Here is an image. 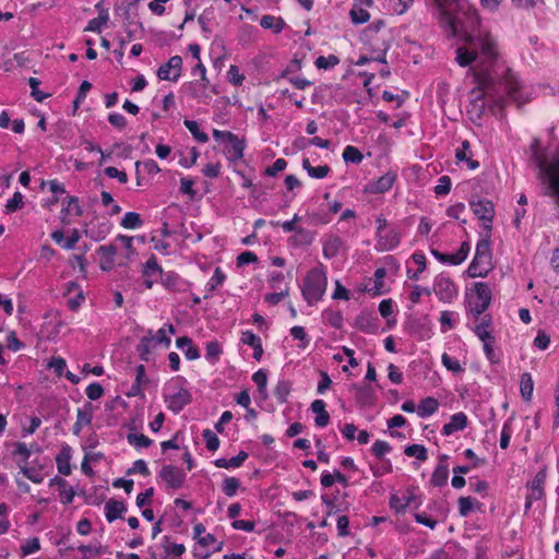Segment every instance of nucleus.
<instances>
[{
    "instance_id": "20e7f679",
    "label": "nucleus",
    "mask_w": 559,
    "mask_h": 559,
    "mask_svg": "<svg viewBox=\"0 0 559 559\" xmlns=\"http://www.w3.org/2000/svg\"><path fill=\"white\" fill-rule=\"evenodd\" d=\"M433 292L442 302H452V300L457 296V288L454 282L443 274L436 277Z\"/></svg>"
},
{
    "instance_id": "9b49d317",
    "label": "nucleus",
    "mask_w": 559,
    "mask_h": 559,
    "mask_svg": "<svg viewBox=\"0 0 559 559\" xmlns=\"http://www.w3.org/2000/svg\"><path fill=\"white\" fill-rule=\"evenodd\" d=\"M245 148V140L233 133V136L225 142L224 154L230 162H236L243 157Z\"/></svg>"
},
{
    "instance_id": "7ed1b4c3",
    "label": "nucleus",
    "mask_w": 559,
    "mask_h": 559,
    "mask_svg": "<svg viewBox=\"0 0 559 559\" xmlns=\"http://www.w3.org/2000/svg\"><path fill=\"white\" fill-rule=\"evenodd\" d=\"M471 312L479 317L489 307L491 301V289L487 283L477 282L473 286L471 295H467Z\"/></svg>"
},
{
    "instance_id": "a878e982",
    "label": "nucleus",
    "mask_w": 559,
    "mask_h": 559,
    "mask_svg": "<svg viewBox=\"0 0 559 559\" xmlns=\"http://www.w3.org/2000/svg\"><path fill=\"white\" fill-rule=\"evenodd\" d=\"M490 325L491 316L485 314L480 322L475 326L474 332L481 342L486 340H493V336L489 330Z\"/></svg>"
},
{
    "instance_id": "4468645a",
    "label": "nucleus",
    "mask_w": 559,
    "mask_h": 559,
    "mask_svg": "<svg viewBox=\"0 0 559 559\" xmlns=\"http://www.w3.org/2000/svg\"><path fill=\"white\" fill-rule=\"evenodd\" d=\"M467 426V416L463 412L455 413L451 416L450 421L442 427V435L450 436L456 431L465 429Z\"/></svg>"
},
{
    "instance_id": "603ef678",
    "label": "nucleus",
    "mask_w": 559,
    "mask_h": 559,
    "mask_svg": "<svg viewBox=\"0 0 559 559\" xmlns=\"http://www.w3.org/2000/svg\"><path fill=\"white\" fill-rule=\"evenodd\" d=\"M441 361H442V365L449 370V371H452L454 373H461L464 371V368L461 366L460 361L452 358L450 355H448L447 353H443L442 354V357H441Z\"/></svg>"
},
{
    "instance_id": "680f3d73",
    "label": "nucleus",
    "mask_w": 559,
    "mask_h": 559,
    "mask_svg": "<svg viewBox=\"0 0 559 559\" xmlns=\"http://www.w3.org/2000/svg\"><path fill=\"white\" fill-rule=\"evenodd\" d=\"M40 84V81L36 78H29L28 79V85L32 88L31 95L36 99L37 102H43L46 99L49 95L43 93L38 90V85Z\"/></svg>"
},
{
    "instance_id": "8fccbe9b",
    "label": "nucleus",
    "mask_w": 559,
    "mask_h": 559,
    "mask_svg": "<svg viewBox=\"0 0 559 559\" xmlns=\"http://www.w3.org/2000/svg\"><path fill=\"white\" fill-rule=\"evenodd\" d=\"M222 354V347L218 342L212 341L206 344L205 348V358L209 361H216L219 358V355Z\"/></svg>"
},
{
    "instance_id": "4be33fe9",
    "label": "nucleus",
    "mask_w": 559,
    "mask_h": 559,
    "mask_svg": "<svg viewBox=\"0 0 559 559\" xmlns=\"http://www.w3.org/2000/svg\"><path fill=\"white\" fill-rule=\"evenodd\" d=\"M438 407H439L438 400L432 396H428V397L424 399L423 401H420V403L418 404L417 415L420 418L429 417L437 412Z\"/></svg>"
},
{
    "instance_id": "423d86ee",
    "label": "nucleus",
    "mask_w": 559,
    "mask_h": 559,
    "mask_svg": "<svg viewBox=\"0 0 559 559\" xmlns=\"http://www.w3.org/2000/svg\"><path fill=\"white\" fill-rule=\"evenodd\" d=\"M158 476L170 489H180L183 487L186 481V473L174 465H164L160 468Z\"/></svg>"
},
{
    "instance_id": "aec40b11",
    "label": "nucleus",
    "mask_w": 559,
    "mask_h": 559,
    "mask_svg": "<svg viewBox=\"0 0 559 559\" xmlns=\"http://www.w3.org/2000/svg\"><path fill=\"white\" fill-rule=\"evenodd\" d=\"M176 346L185 350V356L188 360H195L200 357V350L193 345L189 336H181L176 340Z\"/></svg>"
},
{
    "instance_id": "39448f33",
    "label": "nucleus",
    "mask_w": 559,
    "mask_h": 559,
    "mask_svg": "<svg viewBox=\"0 0 559 559\" xmlns=\"http://www.w3.org/2000/svg\"><path fill=\"white\" fill-rule=\"evenodd\" d=\"M469 204L474 214L484 222V229L490 233L491 222L495 215L492 202L489 200L481 199L477 201H471Z\"/></svg>"
},
{
    "instance_id": "e433bc0d",
    "label": "nucleus",
    "mask_w": 559,
    "mask_h": 559,
    "mask_svg": "<svg viewBox=\"0 0 559 559\" xmlns=\"http://www.w3.org/2000/svg\"><path fill=\"white\" fill-rule=\"evenodd\" d=\"M183 124L191 132V134L198 142L206 143L209 141L207 134L200 130L197 121L185 119Z\"/></svg>"
},
{
    "instance_id": "f03ea898",
    "label": "nucleus",
    "mask_w": 559,
    "mask_h": 559,
    "mask_svg": "<svg viewBox=\"0 0 559 559\" xmlns=\"http://www.w3.org/2000/svg\"><path fill=\"white\" fill-rule=\"evenodd\" d=\"M328 287V277L322 266L311 269L300 286L304 299L309 306L320 301Z\"/></svg>"
},
{
    "instance_id": "13d9d810",
    "label": "nucleus",
    "mask_w": 559,
    "mask_h": 559,
    "mask_svg": "<svg viewBox=\"0 0 559 559\" xmlns=\"http://www.w3.org/2000/svg\"><path fill=\"white\" fill-rule=\"evenodd\" d=\"M469 252V245L468 242H462L460 249L456 253L453 254L451 264L452 265H459L462 262H464L468 255Z\"/></svg>"
},
{
    "instance_id": "72a5a7b5",
    "label": "nucleus",
    "mask_w": 559,
    "mask_h": 559,
    "mask_svg": "<svg viewBox=\"0 0 559 559\" xmlns=\"http://www.w3.org/2000/svg\"><path fill=\"white\" fill-rule=\"evenodd\" d=\"M292 384L287 380H280L274 389V395L278 403L283 404L287 402V397L290 393Z\"/></svg>"
},
{
    "instance_id": "6e6d98bb",
    "label": "nucleus",
    "mask_w": 559,
    "mask_h": 559,
    "mask_svg": "<svg viewBox=\"0 0 559 559\" xmlns=\"http://www.w3.org/2000/svg\"><path fill=\"white\" fill-rule=\"evenodd\" d=\"M135 473H139L143 476H148L151 474L148 466L144 460H136L135 462H133L132 466L127 469V475H132Z\"/></svg>"
},
{
    "instance_id": "b1692460",
    "label": "nucleus",
    "mask_w": 559,
    "mask_h": 559,
    "mask_svg": "<svg viewBox=\"0 0 559 559\" xmlns=\"http://www.w3.org/2000/svg\"><path fill=\"white\" fill-rule=\"evenodd\" d=\"M449 478V466L445 463H438L431 476V484L435 487L445 486Z\"/></svg>"
},
{
    "instance_id": "49530a36",
    "label": "nucleus",
    "mask_w": 559,
    "mask_h": 559,
    "mask_svg": "<svg viewBox=\"0 0 559 559\" xmlns=\"http://www.w3.org/2000/svg\"><path fill=\"white\" fill-rule=\"evenodd\" d=\"M24 197L20 191L14 192L13 197L7 201L5 212L13 213L23 207Z\"/></svg>"
},
{
    "instance_id": "a211bd4d",
    "label": "nucleus",
    "mask_w": 559,
    "mask_h": 559,
    "mask_svg": "<svg viewBox=\"0 0 559 559\" xmlns=\"http://www.w3.org/2000/svg\"><path fill=\"white\" fill-rule=\"evenodd\" d=\"M71 448L69 445L62 447L60 452L58 453L56 457L57 468L58 472L64 476H68L71 474Z\"/></svg>"
},
{
    "instance_id": "3c124183",
    "label": "nucleus",
    "mask_w": 559,
    "mask_h": 559,
    "mask_svg": "<svg viewBox=\"0 0 559 559\" xmlns=\"http://www.w3.org/2000/svg\"><path fill=\"white\" fill-rule=\"evenodd\" d=\"M224 280H225V274L223 273V271L219 267H216L213 276L206 283V286H205L206 292L209 294L214 292L219 285L223 284Z\"/></svg>"
},
{
    "instance_id": "e2e57ef3",
    "label": "nucleus",
    "mask_w": 559,
    "mask_h": 559,
    "mask_svg": "<svg viewBox=\"0 0 559 559\" xmlns=\"http://www.w3.org/2000/svg\"><path fill=\"white\" fill-rule=\"evenodd\" d=\"M9 508L5 503H0V535L5 534L10 528V521L8 519Z\"/></svg>"
},
{
    "instance_id": "de8ad7c7",
    "label": "nucleus",
    "mask_w": 559,
    "mask_h": 559,
    "mask_svg": "<svg viewBox=\"0 0 559 559\" xmlns=\"http://www.w3.org/2000/svg\"><path fill=\"white\" fill-rule=\"evenodd\" d=\"M78 549L83 554V559H91V556H99L104 552L100 544L80 545Z\"/></svg>"
},
{
    "instance_id": "69168bd1",
    "label": "nucleus",
    "mask_w": 559,
    "mask_h": 559,
    "mask_svg": "<svg viewBox=\"0 0 559 559\" xmlns=\"http://www.w3.org/2000/svg\"><path fill=\"white\" fill-rule=\"evenodd\" d=\"M21 468V472L23 473V475L28 478L31 481L35 483V484H40L44 479L43 475L37 472L35 468H32V467H27L26 465H21L20 466Z\"/></svg>"
},
{
    "instance_id": "774afa93",
    "label": "nucleus",
    "mask_w": 559,
    "mask_h": 559,
    "mask_svg": "<svg viewBox=\"0 0 559 559\" xmlns=\"http://www.w3.org/2000/svg\"><path fill=\"white\" fill-rule=\"evenodd\" d=\"M39 548H40L39 539L37 537L29 538L22 546V554H23V556H28V555H32V554L38 551Z\"/></svg>"
},
{
    "instance_id": "864d4df0",
    "label": "nucleus",
    "mask_w": 559,
    "mask_h": 559,
    "mask_svg": "<svg viewBox=\"0 0 559 559\" xmlns=\"http://www.w3.org/2000/svg\"><path fill=\"white\" fill-rule=\"evenodd\" d=\"M253 382L258 385V390L261 394L266 393L267 373L265 370L260 369L252 376Z\"/></svg>"
},
{
    "instance_id": "37998d69",
    "label": "nucleus",
    "mask_w": 559,
    "mask_h": 559,
    "mask_svg": "<svg viewBox=\"0 0 559 559\" xmlns=\"http://www.w3.org/2000/svg\"><path fill=\"white\" fill-rule=\"evenodd\" d=\"M127 441L129 444L135 448H147L153 443V440L146 437L145 435L138 433H129L127 436Z\"/></svg>"
},
{
    "instance_id": "1a4fd4ad",
    "label": "nucleus",
    "mask_w": 559,
    "mask_h": 559,
    "mask_svg": "<svg viewBox=\"0 0 559 559\" xmlns=\"http://www.w3.org/2000/svg\"><path fill=\"white\" fill-rule=\"evenodd\" d=\"M389 504L390 508L395 510L396 513H402L406 510V508H419L421 501L417 500L416 496L411 489H407L402 498L397 495H391Z\"/></svg>"
},
{
    "instance_id": "f3484780",
    "label": "nucleus",
    "mask_w": 559,
    "mask_h": 559,
    "mask_svg": "<svg viewBox=\"0 0 559 559\" xmlns=\"http://www.w3.org/2000/svg\"><path fill=\"white\" fill-rule=\"evenodd\" d=\"M325 402L323 400H314L311 403V411L317 414L314 424L317 427L323 428L330 423V414L325 409Z\"/></svg>"
},
{
    "instance_id": "412c9836",
    "label": "nucleus",
    "mask_w": 559,
    "mask_h": 559,
    "mask_svg": "<svg viewBox=\"0 0 559 559\" xmlns=\"http://www.w3.org/2000/svg\"><path fill=\"white\" fill-rule=\"evenodd\" d=\"M248 456L249 455L246 451H240L236 456H233L231 459H217L214 461V464L219 468H238L243 464Z\"/></svg>"
},
{
    "instance_id": "a18cd8bd",
    "label": "nucleus",
    "mask_w": 559,
    "mask_h": 559,
    "mask_svg": "<svg viewBox=\"0 0 559 559\" xmlns=\"http://www.w3.org/2000/svg\"><path fill=\"white\" fill-rule=\"evenodd\" d=\"M340 63L338 57L335 55H329L328 57L320 56L316 59L314 64L318 69H332Z\"/></svg>"
},
{
    "instance_id": "09e8293b",
    "label": "nucleus",
    "mask_w": 559,
    "mask_h": 559,
    "mask_svg": "<svg viewBox=\"0 0 559 559\" xmlns=\"http://www.w3.org/2000/svg\"><path fill=\"white\" fill-rule=\"evenodd\" d=\"M349 15L352 22L356 25L366 23L370 17L368 11L357 5H354V8L349 12Z\"/></svg>"
},
{
    "instance_id": "f704fd0d",
    "label": "nucleus",
    "mask_w": 559,
    "mask_h": 559,
    "mask_svg": "<svg viewBox=\"0 0 559 559\" xmlns=\"http://www.w3.org/2000/svg\"><path fill=\"white\" fill-rule=\"evenodd\" d=\"M534 389L533 379L530 373L525 372L521 376L520 381V391L521 395L525 401H530L532 399Z\"/></svg>"
},
{
    "instance_id": "f8f14e48",
    "label": "nucleus",
    "mask_w": 559,
    "mask_h": 559,
    "mask_svg": "<svg viewBox=\"0 0 559 559\" xmlns=\"http://www.w3.org/2000/svg\"><path fill=\"white\" fill-rule=\"evenodd\" d=\"M547 473L546 469H540L534 478L527 483L528 489V500H542L545 496V483H546Z\"/></svg>"
},
{
    "instance_id": "052dcab7",
    "label": "nucleus",
    "mask_w": 559,
    "mask_h": 559,
    "mask_svg": "<svg viewBox=\"0 0 559 559\" xmlns=\"http://www.w3.org/2000/svg\"><path fill=\"white\" fill-rule=\"evenodd\" d=\"M227 78L228 81L235 85L239 86L242 84L245 80V75L239 72V69L237 66L231 64L227 71Z\"/></svg>"
},
{
    "instance_id": "4c0bfd02",
    "label": "nucleus",
    "mask_w": 559,
    "mask_h": 559,
    "mask_svg": "<svg viewBox=\"0 0 559 559\" xmlns=\"http://www.w3.org/2000/svg\"><path fill=\"white\" fill-rule=\"evenodd\" d=\"M91 421H92V414L90 412L79 408L78 413H76V421L73 425V433L75 436H79L82 428L84 426L90 425Z\"/></svg>"
},
{
    "instance_id": "9d476101",
    "label": "nucleus",
    "mask_w": 559,
    "mask_h": 559,
    "mask_svg": "<svg viewBox=\"0 0 559 559\" xmlns=\"http://www.w3.org/2000/svg\"><path fill=\"white\" fill-rule=\"evenodd\" d=\"M167 407L174 413H179L191 403L192 396L188 389L179 388L178 391L165 396Z\"/></svg>"
},
{
    "instance_id": "2f4dec72",
    "label": "nucleus",
    "mask_w": 559,
    "mask_h": 559,
    "mask_svg": "<svg viewBox=\"0 0 559 559\" xmlns=\"http://www.w3.org/2000/svg\"><path fill=\"white\" fill-rule=\"evenodd\" d=\"M108 20H109L108 11L104 10V11L99 12L97 17L88 21L87 26L85 27V31L100 33L102 27L105 24H107Z\"/></svg>"
},
{
    "instance_id": "6ab92c4d",
    "label": "nucleus",
    "mask_w": 559,
    "mask_h": 559,
    "mask_svg": "<svg viewBox=\"0 0 559 559\" xmlns=\"http://www.w3.org/2000/svg\"><path fill=\"white\" fill-rule=\"evenodd\" d=\"M491 270V261L490 262H483L480 258L474 257L473 261L471 262L467 274L469 277H485Z\"/></svg>"
},
{
    "instance_id": "2eb2a0df",
    "label": "nucleus",
    "mask_w": 559,
    "mask_h": 559,
    "mask_svg": "<svg viewBox=\"0 0 559 559\" xmlns=\"http://www.w3.org/2000/svg\"><path fill=\"white\" fill-rule=\"evenodd\" d=\"M126 512L127 506L124 502L114 498L109 499L105 504V516L109 523H112L117 519H121Z\"/></svg>"
},
{
    "instance_id": "ea45409f",
    "label": "nucleus",
    "mask_w": 559,
    "mask_h": 559,
    "mask_svg": "<svg viewBox=\"0 0 559 559\" xmlns=\"http://www.w3.org/2000/svg\"><path fill=\"white\" fill-rule=\"evenodd\" d=\"M343 159L345 163L360 164L364 155L356 146L347 145L343 151Z\"/></svg>"
},
{
    "instance_id": "a19ab883",
    "label": "nucleus",
    "mask_w": 559,
    "mask_h": 559,
    "mask_svg": "<svg viewBox=\"0 0 559 559\" xmlns=\"http://www.w3.org/2000/svg\"><path fill=\"white\" fill-rule=\"evenodd\" d=\"M407 456H414L417 460L425 462L428 459V451L423 444H411L404 450Z\"/></svg>"
},
{
    "instance_id": "bf43d9fd",
    "label": "nucleus",
    "mask_w": 559,
    "mask_h": 559,
    "mask_svg": "<svg viewBox=\"0 0 559 559\" xmlns=\"http://www.w3.org/2000/svg\"><path fill=\"white\" fill-rule=\"evenodd\" d=\"M164 540V547L167 555L179 557L186 551V547L183 544L169 543L168 537H165Z\"/></svg>"
},
{
    "instance_id": "79ce46f5",
    "label": "nucleus",
    "mask_w": 559,
    "mask_h": 559,
    "mask_svg": "<svg viewBox=\"0 0 559 559\" xmlns=\"http://www.w3.org/2000/svg\"><path fill=\"white\" fill-rule=\"evenodd\" d=\"M290 241L296 246H306L312 242V236L309 230L299 227L295 235L290 238Z\"/></svg>"
},
{
    "instance_id": "5701e85b",
    "label": "nucleus",
    "mask_w": 559,
    "mask_h": 559,
    "mask_svg": "<svg viewBox=\"0 0 559 559\" xmlns=\"http://www.w3.org/2000/svg\"><path fill=\"white\" fill-rule=\"evenodd\" d=\"M302 168L307 171V174L311 178L316 179H322L325 178L329 173L331 171V168L329 165H320V166H312L308 158L302 159Z\"/></svg>"
},
{
    "instance_id": "f257e3e1",
    "label": "nucleus",
    "mask_w": 559,
    "mask_h": 559,
    "mask_svg": "<svg viewBox=\"0 0 559 559\" xmlns=\"http://www.w3.org/2000/svg\"><path fill=\"white\" fill-rule=\"evenodd\" d=\"M499 51L496 39L489 32L483 28L474 31L468 36L467 47H459L456 49L455 60L461 67H467L476 62L477 67L481 68L479 71H475L474 75L477 87L472 91V94H476L473 98L474 106H478V102H481L479 105L480 109L486 104H490L491 111H495L496 107L502 109L506 104V97L518 103L520 106L528 102V97H524L521 82L511 70L507 69L501 79L489 71L497 61Z\"/></svg>"
},
{
    "instance_id": "393cba45",
    "label": "nucleus",
    "mask_w": 559,
    "mask_h": 559,
    "mask_svg": "<svg viewBox=\"0 0 559 559\" xmlns=\"http://www.w3.org/2000/svg\"><path fill=\"white\" fill-rule=\"evenodd\" d=\"M395 175L392 173H386L383 176H381L377 181L372 183V192L374 193H384L389 191L394 181H395Z\"/></svg>"
},
{
    "instance_id": "4d7b16f0",
    "label": "nucleus",
    "mask_w": 559,
    "mask_h": 559,
    "mask_svg": "<svg viewBox=\"0 0 559 559\" xmlns=\"http://www.w3.org/2000/svg\"><path fill=\"white\" fill-rule=\"evenodd\" d=\"M474 502L475 499L472 497H460L457 500L460 515L467 516L473 509Z\"/></svg>"
},
{
    "instance_id": "0eeeda50",
    "label": "nucleus",
    "mask_w": 559,
    "mask_h": 559,
    "mask_svg": "<svg viewBox=\"0 0 559 559\" xmlns=\"http://www.w3.org/2000/svg\"><path fill=\"white\" fill-rule=\"evenodd\" d=\"M401 241V236L395 229L376 234V250L378 252L392 251Z\"/></svg>"
},
{
    "instance_id": "5fc2aeb1",
    "label": "nucleus",
    "mask_w": 559,
    "mask_h": 559,
    "mask_svg": "<svg viewBox=\"0 0 559 559\" xmlns=\"http://www.w3.org/2000/svg\"><path fill=\"white\" fill-rule=\"evenodd\" d=\"M451 186H452L451 178L449 176H441L438 179L437 186L435 187L436 195L448 194L451 190Z\"/></svg>"
},
{
    "instance_id": "dca6fc26",
    "label": "nucleus",
    "mask_w": 559,
    "mask_h": 559,
    "mask_svg": "<svg viewBox=\"0 0 559 559\" xmlns=\"http://www.w3.org/2000/svg\"><path fill=\"white\" fill-rule=\"evenodd\" d=\"M102 255L100 269L103 271H110L115 265V257L117 254V247L112 243L100 246L97 250Z\"/></svg>"
},
{
    "instance_id": "bb28decb",
    "label": "nucleus",
    "mask_w": 559,
    "mask_h": 559,
    "mask_svg": "<svg viewBox=\"0 0 559 559\" xmlns=\"http://www.w3.org/2000/svg\"><path fill=\"white\" fill-rule=\"evenodd\" d=\"M475 257L480 258L483 262L491 261L490 233L487 231L486 238L477 242Z\"/></svg>"
},
{
    "instance_id": "338daca9",
    "label": "nucleus",
    "mask_w": 559,
    "mask_h": 559,
    "mask_svg": "<svg viewBox=\"0 0 559 559\" xmlns=\"http://www.w3.org/2000/svg\"><path fill=\"white\" fill-rule=\"evenodd\" d=\"M85 393L90 400L96 401L103 396L104 389L98 382H94L87 385Z\"/></svg>"
},
{
    "instance_id": "58836bf2",
    "label": "nucleus",
    "mask_w": 559,
    "mask_h": 559,
    "mask_svg": "<svg viewBox=\"0 0 559 559\" xmlns=\"http://www.w3.org/2000/svg\"><path fill=\"white\" fill-rule=\"evenodd\" d=\"M240 488V480L233 476H226L222 484V490L227 497H234Z\"/></svg>"
},
{
    "instance_id": "7c9ffc66",
    "label": "nucleus",
    "mask_w": 559,
    "mask_h": 559,
    "mask_svg": "<svg viewBox=\"0 0 559 559\" xmlns=\"http://www.w3.org/2000/svg\"><path fill=\"white\" fill-rule=\"evenodd\" d=\"M342 247V240L338 236H331L323 245V254L326 258H334Z\"/></svg>"
},
{
    "instance_id": "c03bdc74",
    "label": "nucleus",
    "mask_w": 559,
    "mask_h": 559,
    "mask_svg": "<svg viewBox=\"0 0 559 559\" xmlns=\"http://www.w3.org/2000/svg\"><path fill=\"white\" fill-rule=\"evenodd\" d=\"M202 437L209 451L214 452L219 448V439L211 429H204Z\"/></svg>"
},
{
    "instance_id": "cd10ccee",
    "label": "nucleus",
    "mask_w": 559,
    "mask_h": 559,
    "mask_svg": "<svg viewBox=\"0 0 559 559\" xmlns=\"http://www.w3.org/2000/svg\"><path fill=\"white\" fill-rule=\"evenodd\" d=\"M386 275V271L384 267H379L376 270L373 276V285L372 287L367 288L366 290L368 293H371L374 296L383 295L384 294V277Z\"/></svg>"
},
{
    "instance_id": "c85d7f7f",
    "label": "nucleus",
    "mask_w": 559,
    "mask_h": 559,
    "mask_svg": "<svg viewBox=\"0 0 559 559\" xmlns=\"http://www.w3.org/2000/svg\"><path fill=\"white\" fill-rule=\"evenodd\" d=\"M155 345L153 344V338L144 335L141 337L140 343L136 346V352L143 361H150L151 360V354L152 348H154Z\"/></svg>"
},
{
    "instance_id": "0e129e2a",
    "label": "nucleus",
    "mask_w": 559,
    "mask_h": 559,
    "mask_svg": "<svg viewBox=\"0 0 559 559\" xmlns=\"http://www.w3.org/2000/svg\"><path fill=\"white\" fill-rule=\"evenodd\" d=\"M392 450L391 445L386 442V441H383V440H377L372 448H371V452L379 459H381L382 456H384L386 453H389L390 451Z\"/></svg>"
},
{
    "instance_id": "c756f323",
    "label": "nucleus",
    "mask_w": 559,
    "mask_h": 559,
    "mask_svg": "<svg viewBox=\"0 0 559 559\" xmlns=\"http://www.w3.org/2000/svg\"><path fill=\"white\" fill-rule=\"evenodd\" d=\"M260 25L265 29H272L274 33H281L285 26V22L281 17L273 15H264L260 21Z\"/></svg>"
},
{
    "instance_id": "ddd939ff",
    "label": "nucleus",
    "mask_w": 559,
    "mask_h": 559,
    "mask_svg": "<svg viewBox=\"0 0 559 559\" xmlns=\"http://www.w3.org/2000/svg\"><path fill=\"white\" fill-rule=\"evenodd\" d=\"M175 333H176L175 326L171 323H169V324H164V326H162L155 334H153V331L150 330L147 332L146 336L153 338V344L155 346L162 345L165 348H168L171 343V340L168 336V334H175Z\"/></svg>"
},
{
    "instance_id": "6e6552de",
    "label": "nucleus",
    "mask_w": 559,
    "mask_h": 559,
    "mask_svg": "<svg viewBox=\"0 0 559 559\" xmlns=\"http://www.w3.org/2000/svg\"><path fill=\"white\" fill-rule=\"evenodd\" d=\"M182 59L180 56L169 58L168 62L160 66L157 76L160 80L177 82L181 74Z\"/></svg>"
},
{
    "instance_id": "473e14b6",
    "label": "nucleus",
    "mask_w": 559,
    "mask_h": 559,
    "mask_svg": "<svg viewBox=\"0 0 559 559\" xmlns=\"http://www.w3.org/2000/svg\"><path fill=\"white\" fill-rule=\"evenodd\" d=\"M143 219L139 213L127 212L121 219V226L126 229H138L142 227Z\"/></svg>"
},
{
    "instance_id": "c9c22d12",
    "label": "nucleus",
    "mask_w": 559,
    "mask_h": 559,
    "mask_svg": "<svg viewBox=\"0 0 559 559\" xmlns=\"http://www.w3.org/2000/svg\"><path fill=\"white\" fill-rule=\"evenodd\" d=\"M162 275V267L157 263V259L155 255H151L148 260L145 262L143 276L144 277H158Z\"/></svg>"
}]
</instances>
